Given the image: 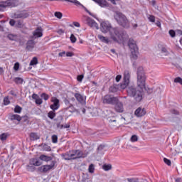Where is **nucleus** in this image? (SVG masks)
<instances>
[{
  "label": "nucleus",
  "mask_w": 182,
  "mask_h": 182,
  "mask_svg": "<svg viewBox=\"0 0 182 182\" xmlns=\"http://www.w3.org/2000/svg\"><path fill=\"white\" fill-rule=\"evenodd\" d=\"M137 75V86L139 90L134 86H130L127 88V93L130 95L136 102H141L143 99V89H146V73L143 67L138 68L136 71Z\"/></svg>",
  "instance_id": "1"
},
{
  "label": "nucleus",
  "mask_w": 182,
  "mask_h": 182,
  "mask_svg": "<svg viewBox=\"0 0 182 182\" xmlns=\"http://www.w3.org/2000/svg\"><path fill=\"white\" fill-rule=\"evenodd\" d=\"M109 36L111 39L116 43H124L129 36L124 33L122 28L119 27H114L110 30Z\"/></svg>",
  "instance_id": "2"
},
{
  "label": "nucleus",
  "mask_w": 182,
  "mask_h": 182,
  "mask_svg": "<svg viewBox=\"0 0 182 182\" xmlns=\"http://www.w3.org/2000/svg\"><path fill=\"white\" fill-rule=\"evenodd\" d=\"M87 154H83V151L80 150H70L65 153L61 154L62 159L63 160H76L77 159H85L87 157Z\"/></svg>",
  "instance_id": "3"
},
{
  "label": "nucleus",
  "mask_w": 182,
  "mask_h": 182,
  "mask_svg": "<svg viewBox=\"0 0 182 182\" xmlns=\"http://www.w3.org/2000/svg\"><path fill=\"white\" fill-rule=\"evenodd\" d=\"M114 19H115L119 26H122V28H125V29H127L130 26L129 19H127L126 15L120 11H116L114 13Z\"/></svg>",
  "instance_id": "4"
},
{
  "label": "nucleus",
  "mask_w": 182,
  "mask_h": 182,
  "mask_svg": "<svg viewBox=\"0 0 182 182\" xmlns=\"http://www.w3.org/2000/svg\"><path fill=\"white\" fill-rule=\"evenodd\" d=\"M128 46L131 50L132 59H134V60H136L139 55V47H137V44H136V41H134V40H133L132 38H130L128 42Z\"/></svg>",
  "instance_id": "5"
},
{
  "label": "nucleus",
  "mask_w": 182,
  "mask_h": 182,
  "mask_svg": "<svg viewBox=\"0 0 182 182\" xmlns=\"http://www.w3.org/2000/svg\"><path fill=\"white\" fill-rule=\"evenodd\" d=\"M118 99L119 97H114L110 95H106L102 98V103L104 105H111L112 106H114Z\"/></svg>",
  "instance_id": "6"
},
{
  "label": "nucleus",
  "mask_w": 182,
  "mask_h": 182,
  "mask_svg": "<svg viewBox=\"0 0 182 182\" xmlns=\"http://www.w3.org/2000/svg\"><path fill=\"white\" fill-rule=\"evenodd\" d=\"M18 0H7L6 1H1L0 3V11H2L4 8H7V6L15 8V6H18Z\"/></svg>",
  "instance_id": "7"
},
{
  "label": "nucleus",
  "mask_w": 182,
  "mask_h": 182,
  "mask_svg": "<svg viewBox=\"0 0 182 182\" xmlns=\"http://www.w3.org/2000/svg\"><path fill=\"white\" fill-rule=\"evenodd\" d=\"M129 83H130V71L127 70L124 72V82L120 85L121 89H126V87L129 86Z\"/></svg>",
  "instance_id": "8"
},
{
  "label": "nucleus",
  "mask_w": 182,
  "mask_h": 182,
  "mask_svg": "<svg viewBox=\"0 0 182 182\" xmlns=\"http://www.w3.org/2000/svg\"><path fill=\"white\" fill-rule=\"evenodd\" d=\"M100 26L101 31L103 33H107V32L110 33V31H112V28H113L109 21H102L100 24Z\"/></svg>",
  "instance_id": "9"
},
{
  "label": "nucleus",
  "mask_w": 182,
  "mask_h": 182,
  "mask_svg": "<svg viewBox=\"0 0 182 182\" xmlns=\"http://www.w3.org/2000/svg\"><path fill=\"white\" fill-rule=\"evenodd\" d=\"M55 161H52L50 165H43L38 168V171L40 173H48V171L52 170L53 167H55Z\"/></svg>",
  "instance_id": "10"
},
{
  "label": "nucleus",
  "mask_w": 182,
  "mask_h": 182,
  "mask_svg": "<svg viewBox=\"0 0 182 182\" xmlns=\"http://www.w3.org/2000/svg\"><path fill=\"white\" fill-rule=\"evenodd\" d=\"M114 110L117 113H123L124 112V107L123 106V102H120V100H117V102L114 105Z\"/></svg>",
  "instance_id": "11"
},
{
  "label": "nucleus",
  "mask_w": 182,
  "mask_h": 182,
  "mask_svg": "<svg viewBox=\"0 0 182 182\" xmlns=\"http://www.w3.org/2000/svg\"><path fill=\"white\" fill-rule=\"evenodd\" d=\"M14 16L16 19H25L29 16V14L26 11H18L15 13Z\"/></svg>",
  "instance_id": "12"
},
{
  "label": "nucleus",
  "mask_w": 182,
  "mask_h": 182,
  "mask_svg": "<svg viewBox=\"0 0 182 182\" xmlns=\"http://www.w3.org/2000/svg\"><path fill=\"white\" fill-rule=\"evenodd\" d=\"M51 102H53V105L50 106L51 110H53L54 112L55 110H58V109H59L60 107L59 105V99L56 98L55 97H53L51 98Z\"/></svg>",
  "instance_id": "13"
},
{
  "label": "nucleus",
  "mask_w": 182,
  "mask_h": 182,
  "mask_svg": "<svg viewBox=\"0 0 182 182\" xmlns=\"http://www.w3.org/2000/svg\"><path fill=\"white\" fill-rule=\"evenodd\" d=\"M134 114L136 117H143L146 115V109L139 107L135 110Z\"/></svg>",
  "instance_id": "14"
},
{
  "label": "nucleus",
  "mask_w": 182,
  "mask_h": 182,
  "mask_svg": "<svg viewBox=\"0 0 182 182\" xmlns=\"http://www.w3.org/2000/svg\"><path fill=\"white\" fill-rule=\"evenodd\" d=\"M86 22L88 26H90L91 28H96V29H99V24H97V23H96V21L92 19L90 17H87Z\"/></svg>",
  "instance_id": "15"
},
{
  "label": "nucleus",
  "mask_w": 182,
  "mask_h": 182,
  "mask_svg": "<svg viewBox=\"0 0 182 182\" xmlns=\"http://www.w3.org/2000/svg\"><path fill=\"white\" fill-rule=\"evenodd\" d=\"M42 36H43L42 28L38 27L33 32V36L31 38L36 39L38 38H42Z\"/></svg>",
  "instance_id": "16"
},
{
  "label": "nucleus",
  "mask_w": 182,
  "mask_h": 182,
  "mask_svg": "<svg viewBox=\"0 0 182 182\" xmlns=\"http://www.w3.org/2000/svg\"><path fill=\"white\" fill-rule=\"evenodd\" d=\"M93 1L99 5V6H100L101 8H106V6H109L106 0H93Z\"/></svg>",
  "instance_id": "17"
},
{
  "label": "nucleus",
  "mask_w": 182,
  "mask_h": 182,
  "mask_svg": "<svg viewBox=\"0 0 182 182\" xmlns=\"http://www.w3.org/2000/svg\"><path fill=\"white\" fill-rule=\"evenodd\" d=\"M55 124L57 126V128L59 129V127L62 126V123L63 122V116L62 115L58 116L55 118Z\"/></svg>",
  "instance_id": "18"
},
{
  "label": "nucleus",
  "mask_w": 182,
  "mask_h": 182,
  "mask_svg": "<svg viewBox=\"0 0 182 182\" xmlns=\"http://www.w3.org/2000/svg\"><path fill=\"white\" fill-rule=\"evenodd\" d=\"M35 48V41L33 40H28L26 44V49L28 50H32Z\"/></svg>",
  "instance_id": "19"
},
{
  "label": "nucleus",
  "mask_w": 182,
  "mask_h": 182,
  "mask_svg": "<svg viewBox=\"0 0 182 182\" xmlns=\"http://www.w3.org/2000/svg\"><path fill=\"white\" fill-rule=\"evenodd\" d=\"M39 159L40 160H41V161H46V163H48L49 161H52L53 158L52 156H48L45 154H42L39 156Z\"/></svg>",
  "instance_id": "20"
},
{
  "label": "nucleus",
  "mask_w": 182,
  "mask_h": 182,
  "mask_svg": "<svg viewBox=\"0 0 182 182\" xmlns=\"http://www.w3.org/2000/svg\"><path fill=\"white\" fill-rule=\"evenodd\" d=\"M74 97H75L76 100L79 102V103H85V99L83 98L82 95H80V93H75Z\"/></svg>",
  "instance_id": "21"
},
{
  "label": "nucleus",
  "mask_w": 182,
  "mask_h": 182,
  "mask_svg": "<svg viewBox=\"0 0 182 182\" xmlns=\"http://www.w3.org/2000/svg\"><path fill=\"white\" fill-rule=\"evenodd\" d=\"M9 120H17V122H21V120H22V117L19 116L18 114H11L9 117Z\"/></svg>",
  "instance_id": "22"
},
{
  "label": "nucleus",
  "mask_w": 182,
  "mask_h": 182,
  "mask_svg": "<svg viewBox=\"0 0 182 182\" xmlns=\"http://www.w3.org/2000/svg\"><path fill=\"white\" fill-rule=\"evenodd\" d=\"M98 39H100L101 42H103V43L109 44V43L110 42L109 38L103 36L102 35H98Z\"/></svg>",
  "instance_id": "23"
},
{
  "label": "nucleus",
  "mask_w": 182,
  "mask_h": 182,
  "mask_svg": "<svg viewBox=\"0 0 182 182\" xmlns=\"http://www.w3.org/2000/svg\"><path fill=\"white\" fill-rule=\"evenodd\" d=\"M30 139L31 140H33V141H35V140H39V139H41V136H39L38 134L35 132H32L30 134Z\"/></svg>",
  "instance_id": "24"
},
{
  "label": "nucleus",
  "mask_w": 182,
  "mask_h": 182,
  "mask_svg": "<svg viewBox=\"0 0 182 182\" xmlns=\"http://www.w3.org/2000/svg\"><path fill=\"white\" fill-rule=\"evenodd\" d=\"M7 38L9 41H16L18 40V36L12 33L8 34Z\"/></svg>",
  "instance_id": "25"
},
{
  "label": "nucleus",
  "mask_w": 182,
  "mask_h": 182,
  "mask_svg": "<svg viewBox=\"0 0 182 182\" xmlns=\"http://www.w3.org/2000/svg\"><path fill=\"white\" fill-rule=\"evenodd\" d=\"M14 82H15L16 85H22V83H23V79L16 77L14 79Z\"/></svg>",
  "instance_id": "26"
},
{
  "label": "nucleus",
  "mask_w": 182,
  "mask_h": 182,
  "mask_svg": "<svg viewBox=\"0 0 182 182\" xmlns=\"http://www.w3.org/2000/svg\"><path fill=\"white\" fill-rule=\"evenodd\" d=\"M55 116L56 113H55V111H50L48 114V117H49V119H51V120L55 119Z\"/></svg>",
  "instance_id": "27"
},
{
  "label": "nucleus",
  "mask_w": 182,
  "mask_h": 182,
  "mask_svg": "<svg viewBox=\"0 0 182 182\" xmlns=\"http://www.w3.org/2000/svg\"><path fill=\"white\" fill-rule=\"evenodd\" d=\"M119 90V88L116 85H112L109 87V92L111 93H116Z\"/></svg>",
  "instance_id": "28"
},
{
  "label": "nucleus",
  "mask_w": 182,
  "mask_h": 182,
  "mask_svg": "<svg viewBox=\"0 0 182 182\" xmlns=\"http://www.w3.org/2000/svg\"><path fill=\"white\" fill-rule=\"evenodd\" d=\"M26 168L27 171H35V166H33V165H31V164L26 165Z\"/></svg>",
  "instance_id": "29"
},
{
  "label": "nucleus",
  "mask_w": 182,
  "mask_h": 182,
  "mask_svg": "<svg viewBox=\"0 0 182 182\" xmlns=\"http://www.w3.org/2000/svg\"><path fill=\"white\" fill-rule=\"evenodd\" d=\"M35 65H38V58L34 57L30 62V66H33Z\"/></svg>",
  "instance_id": "30"
},
{
  "label": "nucleus",
  "mask_w": 182,
  "mask_h": 182,
  "mask_svg": "<svg viewBox=\"0 0 182 182\" xmlns=\"http://www.w3.org/2000/svg\"><path fill=\"white\" fill-rule=\"evenodd\" d=\"M7 139H8V134L3 133L0 134V140H1V141H5V140H6Z\"/></svg>",
  "instance_id": "31"
},
{
  "label": "nucleus",
  "mask_w": 182,
  "mask_h": 182,
  "mask_svg": "<svg viewBox=\"0 0 182 182\" xmlns=\"http://www.w3.org/2000/svg\"><path fill=\"white\" fill-rule=\"evenodd\" d=\"M102 168H103V170H105V171H109V170H112V165H110V164H104L102 166Z\"/></svg>",
  "instance_id": "32"
},
{
  "label": "nucleus",
  "mask_w": 182,
  "mask_h": 182,
  "mask_svg": "<svg viewBox=\"0 0 182 182\" xmlns=\"http://www.w3.org/2000/svg\"><path fill=\"white\" fill-rule=\"evenodd\" d=\"M161 53L164 54V56H168V50H167V48H166V47H162L161 49Z\"/></svg>",
  "instance_id": "33"
},
{
  "label": "nucleus",
  "mask_w": 182,
  "mask_h": 182,
  "mask_svg": "<svg viewBox=\"0 0 182 182\" xmlns=\"http://www.w3.org/2000/svg\"><path fill=\"white\" fill-rule=\"evenodd\" d=\"M43 150H44V151H50V150H52V149L48 144H44L43 145Z\"/></svg>",
  "instance_id": "34"
},
{
  "label": "nucleus",
  "mask_w": 182,
  "mask_h": 182,
  "mask_svg": "<svg viewBox=\"0 0 182 182\" xmlns=\"http://www.w3.org/2000/svg\"><path fill=\"white\" fill-rule=\"evenodd\" d=\"M22 112V107L19 105H16L14 108L15 113H21Z\"/></svg>",
  "instance_id": "35"
},
{
  "label": "nucleus",
  "mask_w": 182,
  "mask_h": 182,
  "mask_svg": "<svg viewBox=\"0 0 182 182\" xmlns=\"http://www.w3.org/2000/svg\"><path fill=\"white\" fill-rule=\"evenodd\" d=\"M55 18H58V19H62V16H63V14H62L61 12H59V11H56L55 14H54Z\"/></svg>",
  "instance_id": "36"
},
{
  "label": "nucleus",
  "mask_w": 182,
  "mask_h": 182,
  "mask_svg": "<svg viewBox=\"0 0 182 182\" xmlns=\"http://www.w3.org/2000/svg\"><path fill=\"white\" fill-rule=\"evenodd\" d=\"M88 171L89 173H95V165H93V164L89 166Z\"/></svg>",
  "instance_id": "37"
},
{
  "label": "nucleus",
  "mask_w": 182,
  "mask_h": 182,
  "mask_svg": "<svg viewBox=\"0 0 182 182\" xmlns=\"http://www.w3.org/2000/svg\"><path fill=\"white\" fill-rule=\"evenodd\" d=\"M130 140L132 143H135V141L139 140V137H137V135H132L130 138Z\"/></svg>",
  "instance_id": "38"
},
{
  "label": "nucleus",
  "mask_w": 182,
  "mask_h": 182,
  "mask_svg": "<svg viewBox=\"0 0 182 182\" xmlns=\"http://www.w3.org/2000/svg\"><path fill=\"white\" fill-rule=\"evenodd\" d=\"M4 103L5 106H8L11 103V101H9V97H6L4 99Z\"/></svg>",
  "instance_id": "39"
},
{
  "label": "nucleus",
  "mask_w": 182,
  "mask_h": 182,
  "mask_svg": "<svg viewBox=\"0 0 182 182\" xmlns=\"http://www.w3.org/2000/svg\"><path fill=\"white\" fill-rule=\"evenodd\" d=\"M176 31L174 30H169L168 34L170 35L171 38H176Z\"/></svg>",
  "instance_id": "40"
},
{
  "label": "nucleus",
  "mask_w": 182,
  "mask_h": 182,
  "mask_svg": "<svg viewBox=\"0 0 182 182\" xmlns=\"http://www.w3.org/2000/svg\"><path fill=\"white\" fill-rule=\"evenodd\" d=\"M174 82L175 83H179L180 85H182V78L180 77H176L174 79Z\"/></svg>",
  "instance_id": "41"
},
{
  "label": "nucleus",
  "mask_w": 182,
  "mask_h": 182,
  "mask_svg": "<svg viewBox=\"0 0 182 182\" xmlns=\"http://www.w3.org/2000/svg\"><path fill=\"white\" fill-rule=\"evenodd\" d=\"M70 39L72 43H75V42L77 41L76 37L73 34H71Z\"/></svg>",
  "instance_id": "42"
},
{
  "label": "nucleus",
  "mask_w": 182,
  "mask_h": 182,
  "mask_svg": "<svg viewBox=\"0 0 182 182\" xmlns=\"http://www.w3.org/2000/svg\"><path fill=\"white\" fill-rule=\"evenodd\" d=\"M70 127V124H65V125H63V124H61V126L58 128V129H69Z\"/></svg>",
  "instance_id": "43"
},
{
  "label": "nucleus",
  "mask_w": 182,
  "mask_h": 182,
  "mask_svg": "<svg viewBox=\"0 0 182 182\" xmlns=\"http://www.w3.org/2000/svg\"><path fill=\"white\" fill-rule=\"evenodd\" d=\"M164 161L165 164H167V166H171V161L167 158H164Z\"/></svg>",
  "instance_id": "44"
},
{
  "label": "nucleus",
  "mask_w": 182,
  "mask_h": 182,
  "mask_svg": "<svg viewBox=\"0 0 182 182\" xmlns=\"http://www.w3.org/2000/svg\"><path fill=\"white\" fill-rule=\"evenodd\" d=\"M149 22H156V17L153 15H150L148 18Z\"/></svg>",
  "instance_id": "45"
},
{
  "label": "nucleus",
  "mask_w": 182,
  "mask_h": 182,
  "mask_svg": "<svg viewBox=\"0 0 182 182\" xmlns=\"http://www.w3.org/2000/svg\"><path fill=\"white\" fill-rule=\"evenodd\" d=\"M41 96L42 99H44L45 100H48L49 99V95L46 93H42Z\"/></svg>",
  "instance_id": "46"
},
{
  "label": "nucleus",
  "mask_w": 182,
  "mask_h": 182,
  "mask_svg": "<svg viewBox=\"0 0 182 182\" xmlns=\"http://www.w3.org/2000/svg\"><path fill=\"white\" fill-rule=\"evenodd\" d=\"M65 105H68V107L66 108V110H69V109H70V107H72V104H70V102H69V100H66L65 101Z\"/></svg>",
  "instance_id": "47"
},
{
  "label": "nucleus",
  "mask_w": 182,
  "mask_h": 182,
  "mask_svg": "<svg viewBox=\"0 0 182 182\" xmlns=\"http://www.w3.org/2000/svg\"><path fill=\"white\" fill-rule=\"evenodd\" d=\"M42 103H43V101L42 100V98H40L38 97V98L36 99V105H42Z\"/></svg>",
  "instance_id": "48"
},
{
  "label": "nucleus",
  "mask_w": 182,
  "mask_h": 182,
  "mask_svg": "<svg viewBox=\"0 0 182 182\" xmlns=\"http://www.w3.org/2000/svg\"><path fill=\"white\" fill-rule=\"evenodd\" d=\"M52 141H53V143H58V136L57 135L52 136Z\"/></svg>",
  "instance_id": "49"
},
{
  "label": "nucleus",
  "mask_w": 182,
  "mask_h": 182,
  "mask_svg": "<svg viewBox=\"0 0 182 182\" xmlns=\"http://www.w3.org/2000/svg\"><path fill=\"white\" fill-rule=\"evenodd\" d=\"M36 159L33 158V159H31L30 160V162H29V164H31V166H35V163H36Z\"/></svg>",
  "instance_id": "50"
},
{
  "label": "nucleus",
  "mask_w": 182,
  "mask_h": 182,
  "mask_svg": "<svg viewBox=\"0 0 182 182\" xmlns=\"http://www.w3.org/2000/svg\"><path fill=\"white\" fill-rule=\"evenodd\" d=\"M14 70L16 71L19 70V63H16L14 66Z\"/></svg>",
  "instance_id": "51"
},
{
  "label": "nucleus",
  "mask_w": 182,
  "mask_h": 182,
  "mask_svg": "<svg viewBox=\"0 0 182 182\" xmlns=\"http://www.w3.org/2000/svg\"><path fill=\"white\" fill-rule=\"evenodd\" d=\"M105 145H100L97 147V151H102L105 149Z\"/></svg>",
  "instance_id": "52"
},
{
  "label": "nucleus",
  "mask_w": 182,
  "mask_h": 182,
  "mask_svg": "<svg viewBox=\"0 0 182 182\" xmlns=\"http://www.w3.org/2000/svg\"><path fill=\"white\" fill-rule=\"evenodd\" d=\"M77 80L78 82H82V80H83V75H77Z\"/></svg>",
  "instance_id": "53"
},
{
  "label": "nucleus",
  "mask_w": 182,
  "mask_h": 182,
  "mask_svg": "<svg viewBox=\"0 0 182 182\" xmlns=\"http://www.w3.org/2000/svg\"><path fill=\"white\" fill-rule=\"evenodd\" d=\"M66 56L68 58H72V56H73V52H70V51H68L65 53Z\"/></svg>",
  "instance_id": "54"
},
{
  "label": "nucleus",
  "mask_w": 182,
  "mask_h": 182,
  "mask_svg": "<svg viewBox=\"0 0 182 182\" xmlns=\"http://www.w3.org/2000/svg\"><path fill=\"white\" fill-rule=\"evenodd\" d=\"M127 180L128 182H139L134 178H128Z\"/></svg>",
  "instance_id": "55"
},
{
  "label": "nucleus",
  "mask_w": 182,
  "mask_h": 182,
  "mask_svg": "<svg viewBox=\"0 0 182 182\" xmlns=\"http://www.w3.org/2000/svg\"><path fill=\"white\" fill-rule=\"evenodd\" d=\"M73 24L74 25V26H75L76 28H80V23L77 21H74L73 23Z\"/></svg>",
  "instance_id": "56"
},
{
  "label": "nucleus",
  "mask_w": 182,
  "mask_h": 182,
  "mask_svg": "<svg viewBox=\"0 0 182 182\" xmlns=\"http://www.w3.org/2000/svg\"><path fill=\"white\" fill-rule=\"evenodd\" d=\"M15 23H16L15 20L11 19V20L9 21V25H11V26H15Z\"/></svg>",
  "instance_id": "57"
},
{
  "label": "nucleus",
  "mask_w": 182,
  "mask_h": 182,
  "mask_svg": "<svg viewBox=\"0 0 182 182\" xmlns=\"http://www.w3.org/2000/svg\"><path fill=\"white\" fill-rule=\"evenodd\" d=\"M65 55H66V52L65 51H63L58 53V56H60V58H63L65 57Z\"/></svg>",
  "instance_id": "58"
},
{
  "label": "nucleus",
  "mask_w": 182,
  "mask_h": 182,
  "mask_svg": "<svg viewBox=\"0 0 182 182\" xmlns=\"http://www.w3.org/2000/svg\"><path fill=\"white\" fill-rule=\"evenodd\" d=\"M171 112L172 113V114H176V115L180 114V113L178 112V111H177V110H176V109H172V110H171Z\"/></svg>",
  "instance_id": "59"
},
{
  "label": "nucleus",
  "mask_w": 182,
  "mask_h": 182,
  "mask_svg": "<svg viewBox=\"0 0 182 182\" xmlns=\"http://www.w3.org/2000/svg\"><path fill=\"white\" fill-rule=\"evenodd\" d=\"M121 79H122V75H118L116 76V78H115L116 82H120Z\"/></svg>",
  "instance_id": "60"
},
{
  "label": "nucleus",
  "mask_w": 182,
  "mask_h": 182,
  "mask_svg": "<svg viewBox=\"0 0 182 182\" xmlns=\"http://www.w3.org/2000/svg\"><path fill=\"white\" fill-rule=\"evenodd\" d=\"M41 164L42 163L37 159L34 164V166H41Z\"/></svg>",
  "instance_id": "61"
},
{
  "label": "nucleus",
  "mask_w": 182,
  "mask_h": 182,
  "mask_svg": "<svg viewBox=\"0 0 182 182\" xmlns=\"http://www.w3.org/2000/svg\"><path fill=\"white\" fill-rule=\"evenodd\" d=\"M9 95H11V96H14V97H16V93H15V91H14V90H11L10 92H9Z\"/></svg>",
  "instance_id": "62"
},
{
  "label": "nucleus",
  "mask_w": 182,
  "mask_h": 182,
  "mask_svg": "<svg viewBox=\"0 0 182 182\" xmlns=\"http://www.w3.org/2000/svg\"><path fill=\"white\" fill-rule=\"evenodd\" d=\"M38 97L39 96L37 94L32 95V99H33L34 100H36V99H38Z\"/></svg>",
  "instance_id": "63"
},
{
  "label": "nucleus",
  "mask_w": 182,
  "mask_h": 182,
  "mask_svg": "<svg viewBox=\"0 0 182 182\" xmlns=\"http://www.w3.org/2000/svg\"><path fill=\"white\" fill-rule=\"evenodd\" d=\"M176 33L177 35H179V36H181V35H182V31L178 29V30L176 31Z\"/></svg>",
  "instance_id": "64"
}]
</instances>
